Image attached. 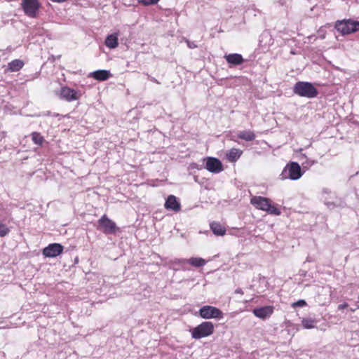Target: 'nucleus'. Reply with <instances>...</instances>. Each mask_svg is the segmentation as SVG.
<instances>
[{
    "label": "nucleus",
    "instance_id": "9d476101",
    "mask_svg": "<svg viewBox=\"0 0 359 359\" xmlns=\"http://www.w3.org/2000/svg\"><path fill=\"white\" fill-rule=\"evenodd\" d=\"M64 247L62 244L53 243L49 244L42 250V254L45 257L54 258L62 253Z\"/></svg>",
    "mask_w": 359,
    "mask_h": 359
},
{
    "label": "nucleus",
    "instance_id": "4c0bfd02",
    "mask_svg": "<svg viewBox=\"0 0 359 359\" xmlns=\"http://www.w3.org/2000/svg\"><path fill=\"white\" fill-rule=\"evenodd\" d=\"M318 32H319V33H320V32H321V34H323V32H322V30H321V29H320Z\"/></svg>",
    "mask_w": 359,
    "mask_h": 359
},
{
    "label": "nucleus",
    "instance_id": "f3484780",
    "mask_svg": "<svg viewBox=\"0 0 359 359\" xmlns=\"http://www.w3.org/2000/svg\"><path fill=\"white\" fill-rule=\"evenodd\" d=\"M210 227L212 233L218 236H222L226 233V229L219 222H212L210 224Z\"/></svg>",
    "mask_w": 359,
    "mask_h": 359
},
{
    "label": "nucleus",
    "instance_id": "bb28decb",
    "mask_svg": "<svg viewBox=\"0 0 359 359\" xmlns=\"http://www.w3.org/2000/svg\"><path fill=\"white\" fill-rule=\"evenodd\" d=\"M160 0H137V2L143 6L155 5L158 4Z\"/></svg>",
    "mask_w": 359,
    "mask_h": 359
},
{
    "label": "nucleus",
    "instance_id": "0eeeda50",
    "mask_svg": "<svg viewBox=\"0 0 359 359\" xmlns=\"http://www.w3.org/2000/svg\"><path fill=\"white\" fill-rule=\"evenodd\" d=\"M198 314L200 317L203 319L215 318L220 320L224 317V313L219 309L210 305L201 307L198 311Z\"/></svg>",
    "mask_w": 359,
    "mask_h": 359
},
{
    "label": "nucleus",
    "instance_id": "e433bc0d",
    "mask_svg": "<svg viewBox=\"0 0 359 359\" xmlns=\"http://www.w3.org/2000/svg\"><path fill=\"white\" fill-rule=\"evenodd\" d=\"M318 32H319V33H320V32H321V34H323V32H322V30H321V29H320Z\"/></svg>",
    "mask_w": 359,
    "mask_h": 359
},
{
    "label": "nucleus",
    "instance_id": "dca6fc26",
    "mask_svg": "<svg viewBox=\"0 0 359 359\" xmlns=\"http://www.w3.org/2000/svg\"><path fill=\"white\" fill-rule=\"evenodd\" d=\"M104 44L110 49H114L118 46V34L116 32L108 34L104 41Z\"/></svg>",
    "mask_w": 359,
    "mask_h": 359
},
{
    "label": "nucleus",
    "instance_id": "1a4fd4ad",
    "mask_svg": "<svg viewBox=\"0 0 359 359\" xmlns=\"http://www.w3.org/2000/svg\"><path fill=\"white\" fill-rule=\"evenodd\" d=\"M205 168L212 173H219L224 170L222 161L215 157L208 156L204 158Z\"/></svg>",
    "mask_w": 359,
    "mask_h": 359
},
{
    "label": "nucleus",
    "instance_id": "423d86ee",
    "mask_svg": "<svg viewBox=\"0 0 359 359\" xmlns=\"http://www.w3.org/2000/svg\"><path fill=\"white\" fill-rule=\"evenodd\" d=\"M97 229L104 234H115L119 230L116 223L109 219L106 215H102L98 220Z\"/></svg>",
    "mask_w": 359,
    "mask_h": 359
},
{
    "label": "nucleus",
    "instance_id": "7ed1b4c3",
    "mask_svg": "<svg viewBox=\"0 0 359 359\" xmlns=\"http://www.w3.org/2000/svg\"><path fill=\"white\" fill-rule=\"evenodd\" d=\"M304 172L297 162L291 161L286 164L279 175L280 180H297L302 177Z\"/></svg>",
    "mask_w": 359,
    "mask_h": 359
},
{
    "label": "nucleus",
    "instance_id": "cd10ccee",
    "mask_svg": "<svg viewBox=\"0 0 359 359\" xmlns=\"http://www.w3.org/2000/svg\"><path fill=\"white\" fill-rule=\"evenodd\" d=\"M306 302L304 300V299H299L295 302H294L292 304V306L294 307V308H296V307H304L305 306H306Z\"/></svg>",
    "mask_w": 359,
    "mask_h": 359
},
{
    "label": "nucleus",
    "instance_id": "a878e982",
    "mask_svg": "<svg viewBox=\"0 0 359 359\" xmlns=\"http://www.w3.org/2000/svg\"><path fill=\"white\" fill-rule=\"evenodd\" d=\"M303 158L306 159V161H303L302 163L303 168H308L309 167L311 166L312 165H313L314 163H316L315 161L307 159V157L306 156L305 154H302V159Z\"/></svg>",
    "mask_w": 359,
    "mask_h": 359
},
{
    "label": "nucleus",
    "instance_id": "2eb2a0df",
    "mask_svg": "<svg viewBox=\"0 0 359 359\" xmlns=\"http://www.w3.org/2000/svg\"><path fill=\"white\" fill-rule=\"evenodd\" d=\"M89 76L99 81H107L111 76L110 71L106 69H98L90 73Z\"/></svg>",
    "mask_w": 359,
    "mask_h": 359
},
{
    "label": "nucleus",
    "instance_id": "4be33fe9",
    "mask_svg": "<svg viewBox=\"0 0 359 359\" xmlns=\"http://www.w3.org/2000/svg\"><path fill=\"white\" fill-rule=\"evenodd\" d=\"M171 264L173 265L172 269L174 271H178L180 269L185 270L183 266L188 264V262L187 259H175L171 262Z\"/></svg>",
    "mask_w": 359,
    "mask_h": 359
},
{
    "label": "nucleus",
    "instance_id": "473e14b6",
    "mask_svg": "<svg viewBox=\"0 0 359 359\" xmlns=\"http://www.w3.org/2000/svg\"><path fill=\"white\" fill-rule=\"evenodd\" d=\"M359 309V305L358 304H356L354 307H351L350 308V311L351 312H355L357 309Z\"/></svg>",
    "mask_w": 359,
    "mask_h": 359
},
{
    "label": "nucleus",
    "instance_id": "2f4dec72",
    "mask_svg": "<svg viewBox=\"0 0 359 359\" xmlns=\"http://www.w3.org/2000/svg\"><path fill=\"white\" fill-rule=\"evenodd\" d=\"M325 205L329 208H333L335 206V205H334V203L333 202H326Z\"/></svg>",
    "mask_w": 359,
    "mask_h": 359
},
{
    "label": "nucleus",
    "instance_id": "f704fd0d",
    "mask_svg": "<svg viewBox=\"0 0 359 359\" xmlns=\"http://www.w3.org/2000/svg\"><path fill=\"white\" fill-rule=\"evenodd\" d=\"M323 194H330V190L328 188H323L322 190Z\"/></svg>",
    "mask_w": 359,
    "mask_h": 359
},
{
    "label": "nucleus",
    "instance_id": "f03ea898",
    "mask_svg": "<svg viewBox=\"0 0 359 359\" xmlns=\"http://www.w3.org/2000/svg\"><path fill=\"white\" fill-rule=\"evenodd\" d=\"M293 93L300 97L314 98L319 93L313 83L308 81H297L293 87Z\"/></svg>",
    "mask_w": 359,
    "mask_h": 359
},
{
    "label": "nucleus",
    "instance_id": "b1692460",
    "mask_svg": "<svg viewBox=\"0 0 359 359\" xmlns=\"http://www.w3.org/2000/svg\"><path fill=\"white\" fill-rule=\"evenodd\" d=\"M32 140L34 144L38 146H42L43 142H45L44 137L41 135L40 133L38 132H32L31 133Z\"/></svg>",
    "mask_w": 359,
    "mask_h": 359
},
{
    "label": "nucleus",
    "instance_id": "f257e3e1",
    "mask_svg": "<svg viewBox=\"0 0 359 359\" xmlns=\"http://www.w3.org/2000/svg\"><path fill=\"white\" fill-rule=\"evenodd\" d=\"M250 203L257 209L266 212L267 213L276 216L281 214L280 209L271 203V201L263 196H253L250 199Z\"/></svg>",
    "mask_w": 359,
    "mask_h": 359
},
{
    "label": "nucleus",
    "instance_id": "f8f14e48",
    "mask_svg": "<svg viewBox=\"0 0 359 359\" xmlns=\"http://www.w3.org/2000/svg\"><path fill=\"white\" fill-rule=\"evenodd\" d=\"M274 307L271 305L256 307L252 310V313L260 319L264 320L270 317L273 313Z\"/></svg>",
    "mask_w": 359,
    "mask_h": 359
},
{
    "label": "nucleus",
    "instance_id": "c85d7f7f",
    "mask_svg": "<svg viewBox=\"0 0 359 359\" xmlns=\"http://www.w3.org/2000/svg\"><path fill=\"white\" fill-rule=\"evenodd\" d=\"M348 304L346 302H344L343 304L338 305L337 310L341 311V310L348 308Z\"/></svg>",
    "mask_w": 359,
    "mask_h": 359
},
{
    "label": "nucleus",
    "instance_id": "6ab92c4d",
    "mask_svg": "<svg viewBox=\"0 0 359 359\" xmlns=\"http://www.w3.org/2000/svg\"><path fill=\"white\" fill-rule=\"evenodd\" d=\"M243 151L239 149L233 148L226 154V158L229 161L236 162L242 155Z\"/></svg>",
    "mask_w": 359,
    "mask_h": 359
},
{
    "label": "nucleus",
    "instance_id": "20e7f679",
    "mask_svg": "<svg viewBox=\"0 0 359 359\" xmlns=\"http://www.w3.org/2000/svg\"><path fill=\"white\" fill-rule=\"evenodd\" d=\"M334 27L342 35H348L359 31V21L351 18L337 20Z\"/></svg>",
    "mask_w": 359,
    "mask_h": 359
},
{
    "label": "nucleus",
    "instance_id": "39448f33",
    "mask_svg": "<svg viewBox=\"0 0 359 359\" xmlns=\"http://www.w3.org/2000/svg\"><path fill=\"white\" fill-rule=\"evenodd\" d=\"M213 332L214 325L210 321H204L191 330V337L195 339L207 337Z\"/></svg>",
    "mask_w": 359,
    "mask_h": 359
},
{
    "label": "nucleus",
    "instance_id": "c756f323",
    "mask_svg": "<svg viewBox=\"0 0 359 359\" xmlns=\"http://www.w3.org/2000/svg\"><path fill=\"white\" fill-rule=\"evenodd\" d=\"M187 43L188 47L190 48H195L197 47L196 44L193 41H187Z\"/></svg>",
    "mask_w": 359,
    "mask_h": 359
},
{
    "label": "nucleus",
    "instance_id": "a211bd4d",
    "mask_svg": "<svg viewBox=\"0 0 359 359\" xmlns=\"http://www.w3.org/2000/svg\"><path fill=\"white\" fill-rule=\"evenodd\" d=\"M24 62L20 59H15L8 64L7 70L12 72L20 71L24 66Z\"/></svg>",
    "mask_w": 359,
    "mask_h": 359
},
{
    "label": "nucleus",
    "instance_id": "9b49d317",
    "mask_svg": "<svg viewBox=\"0 0 359 359\" xmlns=\"http://www.w3.org/2000/svg\"><path fill=\"white\" fill-rule=\"evenodd\" d=\"M59 96L62 100L72 102L79 100L81 94L73 88L64 86L61 88Z\"/></svg>",
    "mask_w": 359,
    "mask_h": 359
},
{
    "label": "nucleus",
    "instance_id": "5701e85b",
    "mask_svg": "<svg viewBox=\"0 0 359 359\" xmlns=\"http://www.w3.org/2000/svg\"><path fill=\"white\" fill-rule=\"evenodd\" d=\"M317 320L311 318H304L302 320V327L304 329H312L316 325Z\"/></svg>",
    "mask_w": 359,
    "mask_h": 359
},
{
    "label": "nucleus",
    "instance_id": "7c9ffc66",
    "mask_svg": "<svg viewBox=\"0 0 359 359\" xmlns=\"http://www.w3.org/2000/svg\"><path fill=\"white\" fill-rule=\"evenodd\" d=\"M148 79H149L151 81H152V82H154V83H156L160 84V82H159L156 79H155V78H154V77H153V76H151L148 75Z\"/></svg>",
    "mask_w": 359,
    "mask_h": 359
},
{
    "label": "nucleus",
    "instance_id": "ddd939ff",
    "mask_svg": "<svg viewBox=\"0 0 359 359\" xmlns=\"http://www.w3.org/2000/svg\"><path fill=\"white\" fill-rule=\"evenodd\" d=\"M224 57L230 68L241 65L245 61L242 55L239 53L225 54Z\"/></svg>",
    "mask_w": 359,
    "mask_h": 359
},
{
    "label": "nucleus",
    "instance_id": "412c9836",
    "mask_svg": "<svg viewBox=\"0 0 359 359\" xmlns=\"http://www.w3.org/2000/svg\"><path fill=\"white\" fill-rule=\"evenodd\" d=\"M187 262L194 267H201L206 264V261L201 257H191L187 259Z\"/></svg>",
    "mask_w": 359,
    "mask_h": 359
},
{
    "label": "nucleus",
    "instance_id": "6e6552de",
    "mask_svg": "<svg viewBox=\"0 0 359 359\" xmlns=\"http://www.w3.org/2000/svg\"><path fill=\"white\" fill-rule=\"evenodd\" d=\"M41 6L39 0H22L21 7L25 14L29 18H36Z\"/></svg>",
    "mask_w": 359,
    "mask_h": 359
},
{
    "label": "nucleus",
    "instance_id": "4468645a",
    "mask_svg": "<svg viewBox=\"0 0 359 359\" xmlns=\"http://www.w3.org/2000/svg\"><path fill=\"white\" fill-rule=\"evenodd\" d=\"M164 207L168 210L179 212L181 210V204L176 196L169 195L165 199Z\"/></svg>",
    "mask_w": 359,
    "mask_h": 359
},
{
    "label": "nucleus",
    "instance_id": "aec40b11",
    "mask_svg": "<svg viewBox=\"0 0 359 359\" xmlns=\"http://www.w3.org/2000/svg\"><path fill=\"white\" fill-rule=\"evenodd\" d=\"M255 134L251 130H243L238 134V137L248 142L252 141L255 139Z\"/></svg>",
    "mask_w": 359,
    "mask_h": 359
},
{
    "label": "nucleus",
    "instance_id": "393cba45",
    "mask_svg": "<svg viewBox=\"0 0 359 359\" xmlns=\"http://www.w3.org/2000/svg\"><path fill=\"white\" fill-rule=\"evenodd\" d=\"M10 232V229L7 226L0 222V237H4L7 236Z\"/></svg>",
    "mask_w": 359,
    "mask_h": 359
},
{
    "label": "nucleus",
    "instance_id": "c9c22d12",
    "mask_svg": "<svg viewBox=\"0 0 359 359\" xmlns=\"http://www.w3.org/2000/svg\"><path fill=\"white\" fill-rule=\"evenodd\" d=\"M358 288L359 289V284L358 285ZM357 299H358L357 302L359 303V294H358Z\"/></svg>",
    "mask_w": 359,
    "mask_h": 359
},
{
    "label": "nucleus",
    "instance_id": "72a5a7b5",
    "mask_svg": "<svg viewBox=\"0 0 359 359\" xmlns=\"http://www.w3.org/2000/svg\"><path fill=\"white\" fill-rule=\"evenodd\" d=\"M235 293L236 294H243V290L241 288H237L235 290Z\"/></svg>",
    "mask_w": 359,
    "mask_h": 359
}]
</instances>
